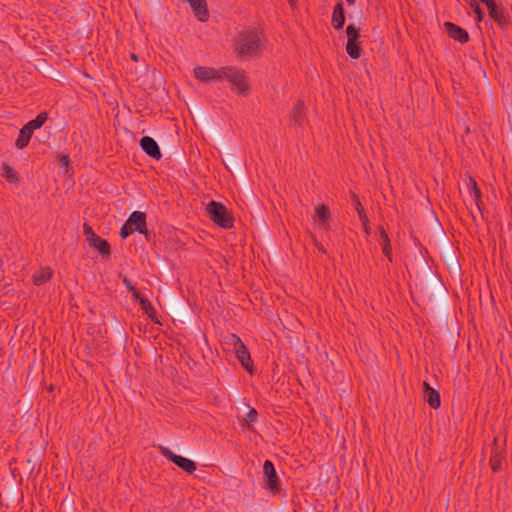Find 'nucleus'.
<instances>
[{
  "label": "nucleus",
  "instance_id": "nucleus-1",
  "mask_svg": "<svg viewBox=\"0 0 512 512\" xmlns=\"http://www.w3.org/2000/svg\"><path fill=\"white\" fill-rule=\"evenodd\" d=\"M262 47L261 38L256 29H247L238 34L235 52L242 57H253Z\"/></svg>",
  "mask_w": 512,
  "mask_h": 512
},
{
  "label": "nucleus",
  "instance_id": "nucleus-2",
  "mask_svg": "<svg viewBox=\"0 0 512 512\" xmlns=\"http://www.w3.org/2000/svg\"><path fill=\"white\" fill-rule=\"evenodd\" d=\"M210 220L222 229L228 230L234 226V216L221 202L211 200L206 206Z\"/></svg>",
  "mask_w": 512,
  "mask_h": 512
},
{
  "label": "nucleus",
  "instance_id": "nucleus-3",
  "mask_svg": "<svg viewBox=\"0 0 512 512\" xmlns=\"http://www.w3.org/2000/svg\"><path fill=\"white\" fill-rule=\"evenodd\" d=\"M230 344L233 345L237 359L241 363L242 367L249 373L254 372V363L251 359L250 352L246 345L243 343L241 338L236 334H230Z\"/></svg>",
  "mask_w": 512,
  "mask_h": 512
},
{
  "label": "nucleus",
  "instance_id": "nucleus-4",
  "mask_svg": "<svg viewBox=\"0 0 512 512\" xmlns=\"http://www.w3.org/2000/svg\"><path fill=\"white\" fill-rule=\"evenodd\" d=\"M442 260L451 275V277L461 279L462 277V266L459 261V249H452L448 245L443 248Z\"/></svg>",
  "mask_w": 512,
  "mask_h": 512
},
{
  "label": "nucleus",
  "instance_id": "nucleus-5",
  "mask_svg": "<svg viewBox=\"0 0 512 512\" xmlns=\"http://www.w3.org/2000/svg\"><path fill=\"white\" fill-rule=\"evenodd\" d=\"M222 71H225L223 74H221L222 80L226 79L227 81L234 84L239 94H247L249 90V84L243 70L226 66L222 67Z\"/></svg>",
  "mask_w": 512,
  "mask_h": 512
},
{
  "label": "nucleus",
  "instance_id": "nucleus-6",
  "mask_svg": "<svg viewBox=\"0 0 512 512\" xmlns=\"http://www.w3.org/2000/svg\"><path fill=\"white\" fill-rule=\"evenodd\" d=\"M347 44L346 52L352 59H359L363 52L361 45L358 43L360 37V28L354 24H349L346 28Z\"/></svg>",
  "mask_w": 512,
  "mask_h": 512
},
{
  "label": "nucleus",
  "instance_id": "nucleus-7",
  "mask_svg": "<svg viewBox=\"0 0 512 512\" xmlns=\"http://www.w3.org/2000/svg\"><path fill=\"white\" fill-rule=\"evenodd\" d=\"M160 453L169 461L174 463L188 474H193L197 467L196 463L188 458L173 453L170 449L163 445H159Z\"/></svg>",
  "mask_w": 512,
  "mask_h": 512
},
{
  "label": "nucleus",
  "instance_id": "nucleus-8",
  "mask_svg": "<svg viewBox=\"0 0 512 512\" xmlns=\"http://www.w3.org/2000/svg\"><path fill=\"white\" fill-rule=\"evenodd\" d=\"M263 481L265 488L269 489L273 494L280 492V480L276 473L274 464L270 460H265L263 464Z\"/></svg>",
  "mask_w": 512,
  "mask_h": 512
},
{
  "label": "nucleus",
  "instance_id": "nucleus-9",
  "mask_svg": "<svg viewBox=\"0 0 512 512\" xmlns=\"http://www.w3.org/2000/svg\"><path fill=\"white\" fill-rule=\"evenodd\" d=\"M225 71H222V67L215 69L206 66H196L193 70L194 77L203 83L219 82L222 81V76Z\"/></svg>",
  "mask_w": 512,
  "mask_h": 512
},
{
  "label": "nucleus",
  "instance_id": "nucleus-10",
  "mask_svg": "<svg viewBox=\"0 0 512 512\" xmlns=\"http://www.w3.org/2000/svg\"><path fill=\"white\" fill-rule=\"evenodd\" d=\"M129 225L140 234L144 235L147 241L151 240L152 232L147 228V216L144 212L133 211L127 219Z\"/></svg>",
  "mask_w": 512,
  "mask_h": 512
},
{
  "label": "nucleus",
  "instance_id": "nucleus-11",
  "mask_svg": "<svg viewBox=\"0 0 512 512\" xmlns=\"http://www.w3.org/2000/svg\"><path fill=\"white\" fill-rule=\"evenodd\" d=\"M489 16L497 23V25L504 29L509 24V13L507 9L503 6L497 5L494 1L487 6Z\"/></svg>",
  "mask_w": 512,
  "mask_h": 512
},
{
  "label": "nucleus",
  "instance_id": "nucleus-12",
  "mask_svg": "<svg viewBox=\"0 0 512 512\" xmlns=\"http://www.w3.org/2000/svg\"><path fill=\"white\" fill-rule=\"evenodd\" d=\"M289 121L295 128H301L307 122L306 106L302 99H298L294 104L289 114Z\"/></svg>",
  "mask_w": 512,
  "mask_h": 512
},
{
  "label": "nucleus",
  "instance_id": "nucleus-13",
  "mask_svg": "<svg viewBox=\"0 0 512 512\" xmlns=\"http://www.w3.org/2000/svg\"><path fill=\"white\" fill-rule=\"evenodd\" d=\"M443 26L447 35L454 41H457L461 44H465L469 41V34L462 27L449 21L444 22Z\"/></svg>",
  "mask_w": 512,
  "mask_h": 512
},
{
  "label": "nucleus",
  "instance_id": "nucleus-14",
  "mask_svg": "<svg viewBox=\"0 0 512 512\" xmlns=\"http://www.w3.org/2000/svg\"><path fill=\"white\" fill-rule=\"evenodd\" d=\"M313 220L325 230L331 227V211L325 204H319L315 207Z\"/></svg>",
  "mask_w": 512,
  "mask_h": 512
},
{
  "label": "nucleus",
  "instance_id": "nucleus-15",
  "mask_svg": "<svg viewBox=\"0 0 512 512\" xmlns=\"http://www.w3.org/2000/svg\"><path fill=\"white\" fill-rule=\"evenodd\" d=\"M504 460V448L498 445V438H494L493 446L490 454V467L493 472H498L502 468V462Z\"/></svg>",
  "mask_w": 512,
  "mask_h": 512
},
{
  "label": "nucleus",
  "instance_id": "nucleus-16",
  "mask_svg": "<svg viewBox=\"0 0 512 512\" xmlns=\"http://www.w3.org/2000/svg\"><path fill=\"white\" fill-rule=\"evenodd\" d=\"M141 149L150 157L159 160L162 157L158 143L150 136H144L140 140Z\"/></svg>",
  "mask_w": 512,
  "mask_h": 512
},
{
  "label": "nucleus",
  "instance_id": "nucleus-17",
  "mask_svg": "<svg viewBox=\"0 0 512 512\" xmlns=\"http://www.w3.org/2000/svg\"><path fill=\"white\" fill-rule=\"evenodd\" d=\"M192 7L194 14L196 18L201 21L205 22L209 18V11L207 7L206 0H187Z\"/></svg>",
  "mask_w": 512,
  "mask_h": 512
},
{
  "label": "nucleus",
  "instance_id": "nucleus-18",
  "mask_svg": "<svg viewBox=\"0 0 512 512\" xmlns=\"http://www.w3.org/2000/svg\"><path fill=\"white\" fill-rule=\"evenodd\" d=\"M423 391L425 400L428 402L429 406L433 409H438L441 405L440 394L437 390L430 387L427 382L423 383Z\"/></svg>",
  "mask_w": 512,
  "mask_h": 512
},
{
  "label": "nucleus",
  "instance_id": "nucleus-19",
  "mask_svg": "<svg viewBox=\"0 0 512 512\" xmlns=\"http://www.w3.org/2000/svg\"><path fill=\"white\" fill-rule=\"evenodd\" d=\"M90 247L96 249L103 258H109L111 255V246L106 239L97 236L88 243Z\"/></svg>",
  "mask_w": 512,
  "mask_h": 512
},
{
  "label": "nucleus",
  "instance_id": "nucleus-20",
  "mask_svg": "<svg viewBox=\"0 0 512 512\" xmlns=\"http://www.w3.org/2000/svg\"><path fill=\"white\" fill-rule=\"evenodd\" d=\"M345 23V11L342 2H338L333 9L332 13V26L335 30L343 28Z\"/></svg>",
  "mask_w": 512,
  "mask_h": 512
},
{
  "label": "nucleus",
  "instance_id": "nucleus-21",
  "mask_svg": "<svg viewBox=\"0 0 512 512\" xmlns=\"http://www.w3.org/2000/svg\"><path fill=\"white\" fill-rule=\"evenodd\" d=\"M429 284L435 290L436 294L439 297L442 298L445 296V294L447 292V288H446L439 273L436 272V273L430 275Z\"/></svg>",
  "mask_w": 512,
  "mask_h": 512
},
{
  "label": "nucleus",
  "instance_id": "nucleus-22",
  "mask_svg": "<svg viewBox=\"0 0 512 512\" xmlns=\"http://www.w3.org/2000/svg\"><path fill=\"white\" fill-rule=\"evenodd\" d=\"M467 186L473 192L475 204H476L478 210L482 213V206H483L482 193L477 185L476 180L470 175L468 176V179H467Z\"/></svg>",
  "mask_w": 512,
  "mask_h": 512
},
{
  "label": "nucleus",
  "instance_id": "nucleus-23",
  "mask_svg": "<svg viewBox=\"0 0 512 512\" xmlns=\"http://www.w3.org/2000/svg\"><path fill=\"white\" fill-rule=\"evenodd\" d=\"M32 134L33 132L31 130H27L26 126L24 125L19 131L18 138L15 142V147L17 149H24L25 147H27L32 137Z\"/></svg>",
  "mask_w": 512,
  "mask_h": 512
},
{
  "label": "nucleus",
  "instance_id": "nucleus-24",
  "mask_svg": "<svg viewBox=\"0 0 512 512\" xmlns=\"http://www.w3.org/2000/svg\"><path fill=\"white\" fill-rule=\"evenodd\" d=\"M140 307L152 322L161 324L157 317V312L155 308L152 306L151 302L148 299H140Z\"/></svg>",
  "mask_w": 512,
  "mask_h": 512
},
{
  "label": "nucleus",
  "instance_id": "nucleus-25",
  "mask_svg": "<svg viewBox=\"0 0 512 512\" xmlns=\"http://www.w3.org/2000/svg\"><path fill=\"white\" fill-rule=\"evenodd\" d=\"M52 274L53 272L49 267L41 269L32 276L33 284L37 286L43 285L51 279Z\"/></svg>",
  "mask_w": 512,
  "mask_h": 512
},
{
  "label": "nucleus",
  "instance_id": "nucleus-26",
  "mask_svg": "<svg viewBox=\"0 0 512 512\" xmlns=\"http://www.w3.org/2000/svg\"><path fill=\"white\" fill-rule=\"evenodd\" d=\"M2 176L9 182V183H16L18 181V174L17 172L10 167L8 164L4 163L2 166Z\"/></svg>",
  "mask_w": 512,
  "mask_h": 512
},
{
  "label": "nucleus",
  "instance_id": "nucleus-27",
  "mask_svg": "<svg viewBox=\"0 0 512 512\" xmlns=\"http://www.w3.org/2000/svg\"><path fill=\"white\" fill-rule=\"evenodd\" d=\"M258 413L255 408L249 407L248 412L246 413L245 417L240 420V424L242 426H250L253 422L257 420Z\"/></svg>",
  "mask_w": 512,
  "mask_h": 512
},
{
  "label": "nucleus",
  "instance_id": "nucleus-28",
  "mask_svg": "<svg viewBox=\"0 0 512 512\" xmlns=\"http://www.w3.org/2000/svg\"><path fill=\"white\" fill-rule=\"evenodd\" d=\"M469 6L475 13L476 22H481L484 17V12L481 9L480 5L478 4L477 0H471Z\"/></svg>",
  "mask_w": 512,
  "mask_h": 512
},
{
  "label": "nucleus",
  "instance_id": "nucleus-29",
  "mask_svg": "<svg viewBox=\"0 0 512 512\" xmlns=\"http://www.w3.org/2000/svg\"><path fill=\"white\" fill-rule=\"evenodd\" d=\"M135 230L133 229V226L129 225L126 221L124 225L121 227L119 235L122 239H126L128 236H130Z\"/></svg>",
  "mask_w": 512,
  "mask_h": 512
},
{
  "label": "nucleus",
  "instance_id": "nucleus-30",
  "mask_svg": "<svg viewBox=\"0 0 512 512\" xmlns=\"http://www.w3.org/2000/svg\"><path fill=\"white\" fill-rule=\"evenodd\" d=\"M351 199H352V201L354 203L355 210L357 211L358 216L360 214L365 213V210H364V208L362 206V203H361L359 197L355 193H353V192L351 194Z\"/></svg>",
  "mask_w": 512,
  "mask_h": 512
},
{
  "label": "nucleus",
  "instance_id": "nucleus-31",
  "mask_svg": "<svg viewBox=\"0 0 512 512\" xmlns=\"http://www.w3.org/2000/svg\"><path fill=\"white\" fill-rule=\"evenodd\" d=\"M83 233L86 236V241L89 243L92 238L97 237L98 235L95 234L92 227L88 225L87 223H84L83 225Z\"/></svg>",
  "mask_w": 512,
  "mask_h": 512
},
{
  "label": "nucleus",
  "instance_id": "nucleus-32",
  "mask_svg": "<svg viewBox=\"0 0 512 512\" xmlns=\"http://www.w3.org/2000/svg\"><path fill=\"white\" fill-rule=\"evenodd\" d=\"M360 221L363 224V229L366 235H369L371 233V227L369 224V219L366 213L360 214L359 216Z\"/></svg>",
  "mask_w": 512,
  "mask_h": 512
},
{
  "label": "nucleus",
  "instance_id": "nucleus-33",
  "mask_svg": "<svg viewBox=\"0 0 512 512\" xmlns=\"http://www.w3.org/2000/svg\"><path fill=\"white\" fill-rule=\"evenodd\" d=\"M378 230H379V235H380V244H381V246L383 245V243H391L390 242V238L388 236V233L384 229V227L383 226H379Z\"/></svg>",
  "mask_w": 512,
  "mask_h": 512
},
{
  "label": "nucleus",
  "instance_id": "nucleus-34",
  "mask_svg": "<svg viewBox=\"0 0 512 512\" xmlns=\"http://www.w3.org/2000/svg\"><path fill=\"white\" fill-rule=\"evenodd\" d=\"M383 254L392 262V247L391 243H383L382 245Z\"/></svg>",
  "mask_w": 512,
  "mask_h": 512
},
{
  "label": "nucleus",
  "instance_id": "nucleus-35",
  "mask_svg": "<svg viewBox=\"0 0 512 512\" xmlns=\"http://www.w3.org/2000/svg\"><path fill=\"white\" fill-rule=\"evenodd\" d=\"M35 121L39 123V125L42 127L44 125V123L47 121L48 119V114L47 112H40L35 118Z\"/></svg>",
  "mask_w": 512,
  "mask_h": 512
},
{
  "label": "nucleus",
  "instance_id": "nucleus-36",
  "mask_svg": "<svg viewBox=\"0 0 512 512\" xmlns=\"http://www.w3.org/2000/svg\"><path fill=\"white\" fill-rule=\"evenodd\" d=\"M27 130H31L34 132L35 130L41 128L38 122L35 121V119L30 120L25 124Z\"/></svg>",
  "mask_w": 512,
  "mask_h": 512
},
{
  "label": "nucleus",
  "instance_id": "nucleus-37",
  "mask_svg": "<svg viewBox=\"0 0 512 512\" xmlns=\"http://www.w3.org/2000/svg\"><path fill=\"white\" fill-rule=\"evenodd\" d=\"M123 284L126 286V288L128 289L129 292L136 289L135 285L132 283V281L127 276L123 277Z\"/></svg>",
  "mask_w": 512,
  "mask_h": 512
},
{
  "label": "nucleus",
  "instance_id": "nucleus-38",
  "mask_svg": "<svg viewBox=\"0 0 512 512\" xmlns=\"http://www.w3.org/2000/svg\"><path fill=\"white\" fill-rule=\"evenodd\" d=\"M131 294L135 300H138L140 302V299H147L144 296H141L140 292L137 289H134L131 291Z\"/></svg>",
  "mask_w": 512,
  "mask_h": 512
},
{
  "label": "nucleus",
  "instance_id": "nucleus-39",
  "mask_svg": "<svg viewBox=\"0 0 512 512\" xmlns=\"http://www.w3.org/2000/svg\"><path fill=\"white\" fill-rule=\"evenodd\" d=\"M60 163H61V165H63V166H68V165H69V163H70L69 156H68V155H62V156L60 157Z\"/></svg>",
  "mask_w": 512,
  "mask_h": 512
},
{
  "label": "nucleus",
  "instance_id": "nucleus-40",
  "mask_svg": "<svg viewBox=\"0 0 512 512\" xmlns=\"http://www.w3.org/2000/svg\"><path fill=\"white\" fill-rule=\"evenodd\" d=\"M316 247L318 249V251L322 252V253H326V249L323 247V245H320L319 243H316Z\"/></svg>",
  "mask_w": 512,
  "mask_h": 512
},
{
  "label": "nucleus",
  "instance_id": "nucleus-41",
  "mask_svg": "<svg viewBox=\"0 0 512 512\" xmlns=\"http://www.w3.org/2000/svg\"><path fill=\"white\" fill-rule=\"evenodd\" d=\"M291 8H295L297 5V0H287Z\"/></svg>",
  "mask_w": 512,
  "mask_h": 512
},
{
  "label": "nucleus",
  "instance_id": "nucleus-42",
  "mask_svg": "<svg viewBox=\"0 0 512 512\" xmlns=\"http://www.w3.org/2000/svg\"><path fill=\"white\" fill-rule=\"evenodd\" d=\"M479 1L484 3L486 6H488V4L494 2L495 0H479Z\"/></svg>",
  "mask_w": 512,
  "mask_h": 512
},
{
  "label": "nucleus",
  "instance_id": "nucleus-43",
  "mask_svg": "<svg viewBox=\"0 0 512 512\" xmlns=\"http://www.w3.org/2000/svg\"><path fill=\"white\" fill-rule=\"evenodd\" d=\"M53 390H54V385H53V384H51V385L48 387V391H49V392H52Z\"/></svg>",
  "mask_w": 512,
  "mask_h": 512
},
{
  "label": "nucleus",
  "instance_id": "nucleus-44",
  "mask_svg": "<svg viewBox=\"0 0 512 512\" xmlns=\"http://www.w3.org/2000/svg\"><path fill=\"white\" fill-rule=\"evenodd\" d=\"M131 58H132L133 60H135V61H137V59H138V58H137V55H135V54H132V55H131Z\"/></svg>",
  "mask_w": 512,
  "mask_h": 512
},
{
  "label": "nucleus",
  "instance_id": "nucleus-45",
  "mask_svg": "<svg viewBox=\"0 0 512 512\" xmlns=\"http://www.w3.org/2000/svg\"><path fill=\"white\" fill-rule=\"evenodd\" d=\"M349 4H354L355 0H346Z\"/></svg>",
  "mask_w": 512,
  "mask_h": 512
}]
</instances>
